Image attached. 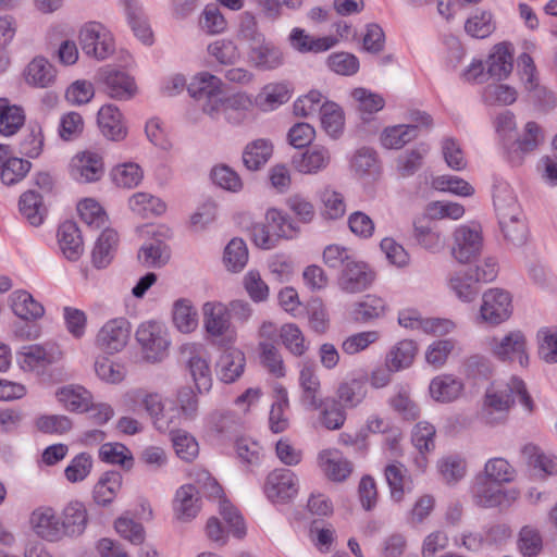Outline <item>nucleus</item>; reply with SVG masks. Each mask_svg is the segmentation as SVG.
I'll return each instance as SVG.
<instances>
[{
  "label": "nucleus",
  "mask_w": 557,
  "mask_h": 557,
  "mask_svg": "<svg viewBox=\"0 0 557 557\" xmlns=\"http://www.w3.org/2000/svg\"><path fill=\"white\" fill-rule=\"evenodd\" d=\"M62 527L65 535L82 534L88 522V515L85 505L79 500L70 502L62 511Z\"/></svg>",
  "instance_id": "2f4dec72"
},
{
  "label": "nucleus",
  "mask_w": 557,
  "mask_h": 557,
  "mask_svg": "<svg viewBox=\"0 0 557 557\" xmlns=\"http://www.w3.org/2000/svg\"><path fill=\"white\" fill-rule=\"evenodd\" d=\"M301 387V401L309 409H319L322 406L321 382L311 364L304 363L299 372Z\"/></svg>",
  "instance_id": "393cba45"
},
{
  "label": "nucleus",
  "mask_w": 557,
  "mask_h": 557,
  "mask_svg": "<svg viewBox=\"0 0 557 557\" xmlns=\"http://www.w3.org/2000/svg\"><path fill=\"white\" fill-rule=\"evenodd\" d=\"M55 399L66 411L85 413L92 405V393L81 384H66L55 391Z\"/></svg>",
  "instance_id": "2eb2a0df"
},
{
  "label": "nucleus",
  "mask_w": 557,
  "mask_h": 557,
  "mask_svg": "<svg viewBox=\"0 0 557 557\" xmlns=\"http://www.w3.org/2000/svg\"><path fill=\"white\" fill-rule=\"evenodd\" d=\"M418 352L416 342L404 339L398 342L386 356V366L394 371H400L409 368Z\"/></svg>",
  "instance_id": "e433bc0d"
},
{
  "label": "nucleus",
  "mask_w": 557,
  "mask_h": 557,
  "mask_svg": "<svg viewBox=\"0 0 557 557\" xmlns=\"http://www.w3.org/2000/svg\"><path fill=\"white\" fill-rule=\"evenodd\" d=\"M125 405L132 411L143 407L160 432H166L176 425V416L172 409L165 411L163 397L157 392L144 388L132 391L126 395Z\"/></svg>",
  "instance_id": "f03ea898"
},
{
  "label": "nucleus",
  "mask_w": 557,
  "mask_h": 557,
  "mask_svg": "<svg viewBox=\"0 0 557 557\" xmlns=\"http://www.w3.org/2000/svg\"><path fill=\"white\" fill-rule=\"evenodd\" d=\"M131 334L129 322L124 317L108 321L97 335V346L108 354L121 351L127 344Z\"/></svg>",
  "instance_id": "9d476101"
},
{
  "label": "nucleus",
  "mask_w": 557,
  "mask_h": 557,
  "mask_svg": "<svg viewBox=\"0 0 557 557\" xmlns=\"http://www.w3.org/2000/svg\"><path fill=\"white\" fill-rule=\"evenodd\" d=\"M29 521L34 532L47 541H58L65 535L61 519L51 507L42 506L35 509Z\"/></svg>",
  "instance_id": "f3484780"
},
{
  "label": "nucleus",
  "mask_w": 557,
  "mask_h": 557,
  "mask_svg": "<svg viewBox=\"0 0 557 557\" xmlns=\"http://www.w3.org/2000/svg\"><path fill=\"white\" fill-rule=\"evenodd\" d=\"M137 258L145 268H161L169 262L171 251L163 239L157 238L144 244L138 251Z\"/></svg>",
  "instance_id": "473e14b6"
},
{
  "label": "nucleus",
  "mask_w": 557,
  "mask_h": 557,
  "mask_svg": "<svg viewBox=\"0 0 557 557\" xmlns=\"http://www.w3.org/2000/svg\"><path fill=\"white\" fill-rule=\"evenodd\" d=\"M190 97L202 101V110L211 116L220 110L219 98L222 96V82L219 77L201 72L195 75L187 86Z\"/></svg>",
  "instance_id": "39448f33"
},
{
  "label": "nucleus",
  "mask_w": 557,
  "mask_h": 557,
  "mask_svg": "<svg viewBox=\"0 0 557 557\" xmlns=\"http://www.w3.org/2000/svg\"><path fill=\"white\" fill-rule=\"evenodd\" d=\"M367 394L364 383L359 379H350L339 383L336 396L344 408H355L362 403Z\"/></svg>",
  "instance_id": "8fccbe9b"
},
{
  "label": "nucleus",
  "mask_w": 557,
  "mask_h": 557,
  "mask_svg": "<svg viewBox=\"0 0 557 557\" xmlns=\"http://www.w3.org/2000/svg\"><path fill=\"white\" fill-rule=\"evenodd\" d=\"M528 465L542 475L557 474V457L544 454L536 445L527 444L521 449Z\"/></svg>",
  "instance_id": "79ce46f5"
},
{
  "label": "nucleus",
  "mask_w": 557,
  "mask_h": 557,
  "mask_svg": "<svg viewBox=\"0 0 557 557\" xmlns=\"http://www.w3.org/2000/svg\"><path fill=\"white\" fill-rule=\"evenodd\" d=\"M280 337L284 347L294 356L301 357L308 350L305 336L296 324L282 325Z\"/></svg>",
  "instance_id": "bf43d9fd"
},
{
  "label": "nucleus",
  "mask_w": 557,
  "mask_h": 557,
  "mask_svg": "<svg viewBox=\"0 0 557 557\" xmlns=\"http://www.w3.org/2000/svg\"><path fill=\"white\" fill-rule=\"evenodd\" d=\"M437 470L447 484H456L460 481L467 471L465 459L458 456H446L437 462Z\"/></svg>",
  "instance_id": "e2e57ef3"
},
{
  "label": "nucleus",
  "mask_w": 557,
  "mask_h": 557,
  "mask_svg": "<svg viewBox=\"0 0 557 557\" xmlns=\"http://www.w3.org/2000/svg\"><path fill=\"white\" fill-rule=\"evenodd\" d=\"M487 73L497 79L506 78L512 71L513 58L508 45L498 44L493 48L486 61Z\"/></svg>",
  "instance_id": "72a5a7b5"
},
{
  "label": "nucleus",
  "mask_w": 557,
  "mask_h": 557,
  "mask_svg": "<svg viewBox=\"0 0 557 557\" xmlns=\"http://www.w3.org/2000/svg\"><path fill=\"white\" fill-rule=\"evenodd\" d=\"M494 355L509 362H517L521 367H528L529 354L527 338L521 331H512L493 345Z\"/></svg>",
  "instance_id": "f8f14e48"
},
{
  "label": "nucleus",
  "mask_w": 557,
  "mask_h": 557,
  "mask_svg": "<svg viewBox=\"0 0 557 557\" xmlns=\"http://www.w3.org/2000/svg\"><path fill=\"white\" fill-rule=\"evenodd\" d=\"M517 496L518 493L515 490H503L487 480L478 481L473 487V502L483 508L508 506Z\"/></svg>",
  "instance_id": "dca6fc26"
},
{
  "label": "nucleus",
  "mask_w": 557,
  "mask_h": 557,
  "mask_svg": "<svg viewBox=\"0 0 557 557\" xmlns=\"http://www.w3.org/2000/svg\"><path fill=\"white\" fill-rule=\"evenodd\" d=\"M275 401L273 403L270 411L269 422L270 429L274 433L284 432L288 425L289 421L286 416V411L289 407L288 394L287 389L282 386H275Z\"/></svg>",
  "instance_id": "58836bf2"
},
{
  "label": "nucleus",
  "mask_w": 557,
  "mask_h": 557,
  "mask_svg": "<svg viewBox=\"0 0 557 557\" xmlns=\"http://www.w3.org/2000/svg\"><path fill=\"white\" fill-rule=\"evenodd\" d=\"M23 77L32 87L47 88L54 83L57 71L46 58L36 57L24 69Z\"/></svg>",
  "instance_id": "b1692460"
},
{
  "label": "nucleus",
  "mask_w": 557,
  "mask_h": 557,
  "mask_svg": "<svg viewBox=\"0 0 557 557\" xmlns=\"http://www.w3.org/2000/svg\"><path fill=\"white\" fill-rule=\"evenodd\" d=\"M539 355L547 363L557 362V329L543 327L537 332Z\"/></svg>",
  "instance_id": "774afa93"
},
{
  "label": "nucleus",
  "mask_w": 557,
  "mask_h": 557,
  "mask_svg": "<svg viewBox=\"0 0 557 557\" xmlns=\"http://www.w3.org/2000/svg\"><path fill=\"white\" fill-rule=\"evenodd\" d=\"M120 243L119 234L113 228H104L96 240L91 251L92 264L98 268H106L111 263Z\"/></svg>",
  "instance_id": "c85d7f7f"
},
{
  "label": "nucleus",
  "mask_w": 557,
  "mask_h": 557,
  "mask_svg": "<svg viewBox=\"0 0 557 557\" xmlns=\"http://www.w3.org/2000/svg\"><path fill=\"white\" fill-rule=\"evenodd\" d=\"M104 170L103 156L91 149L78 151L69 163V174L78 183L98 182L104 175Z\"/></svg>",
  "instance_id": "423d86ee"
},
{
  "label": "nucleus",
  "mask_w": 557,
  "mask_h": 557,
  "mask_svg": "<svg viewBox=\"0 0 557 557\" xmlns=\"http://www.w3.org/2000/svg\"><path fill=\"white\" fill-rule=\"evenodd\" d=\"M136 339L145 360L160 362L168 356L171 342L166 329L158 321L141 323L136 331Z\"/></svg>",
  "instance_id": "7ed1b4c3"
},
{
  "label": "nucleus",
  "mask_w": 557,
  "mask_h": 557,
  "mask_svg": "<svg viewBox=\"0 0 557 557\" xmlns=\"http://www.w3.org/2000/svg\"><path fill=\"white\" fill-rule=\"evenodd\" d=\"M97 122L102 135L111 140H122L127 135L123 115L113 104H106L99 109Z\"/></svg>",
  "instance_id": "5701e85b"
},
{
  "label": "nucleus",
  "mask_w": 557,
  "mask_h": 557,
  "mask_svg": "<svg viewBox=\"0 0 557 557\" xmlns=\"http://www.w3.org/2000/svg\"><path fill=\"white\" fill-rule=\"evenodd\" d=\"M112 181L119 187L133 188L143 180V171L136 163L116 165L111 172Z\"/></svg>",
  "instance_id": "0e129e2a"
},
{
  "label": "nucleus",
  "mask_w": 557,
  "mask_h": 557,
  "mask_svg": "<svg viewBox=\"0 0 557 557\" xmlns=\"http://www.w3.org/2000/svg\"><path fill=\"white\" fill-rule=\"evenodd\" d=\"M25 114L21 107L10 104L7 99H0V134L9 137L18 132L24 125Z\"/></svg>",
  "instance_id": "37998d69"
},
{
  "label": "nucleus",
  "mask_w": 557,
  "mask_h": 557,
  "mask_svg": "<svg viewBox=\"0 0 557 557\" xmlns=\"http://www.w3.org/2000/svg\"><path fill=\"white\" fill-rule=\"evenodd\" d=\"M483 237L480 227L461 225L453 234L450 252L459 263H469L482 251Z\"/></svg>",
  "instance_id": "0eeeda50"
},
{
  "label": "nucleus",
  "mask_w": 557,
  "mask_h": 557,
  "mask_svg": "<svg viewBox=\"0 0 557 557\" xmlns=\"http://www.w3.org/2000/svg\"><path fill=\"white\" fill-rule=\"evenodd\" d=\"M125 11L134 35L145 45L153 42L152 30L136 0H124Z\"/></svg>",
  "instance_id": "4c0bfd02"
},
{
  "label": "nucleus",
  "mask_w": 557,
  "mask_h": 557,
  "mask_svg": "<svg viewBox=\"0 0 557 557\" xmlns=\"http://www.w3.org/2000/svg\"><path fill=\"white\" fill-rule=\"evenodd\" d=\"M215 430L221 444L232 443L238 456L242 457V424L239 419H235L232 414H224L218 421Z\"/></svg>",
  "instance_id": "09e8293b"
},
{
  "label": "nucleus",
  "mask_w": 557,
  "mask_h": 557,
  "mask_svg": "<svg viewBox=\"0 0 557 557\" xmlns=\"http://www.w3.org/2000/svg\"><path fill=\"white\" fill-rule=\"evenodd\" d=\"M35 426L44 434L63 435L71 431L73 422L65 414H41L36 418Z\"/></svg>",
  "instance_id": "680f3d73"
},
{
  "label": "nucleus",
  "mask_w": 557,
  "mask_h": 557,
  "mask_svg": "<svg viewBox=\"0 0 557 557\" xmlns=\"http://www.w3.org/2000/svg\"><path fill=\"white\" fill-rule=\"evenodd\" d=\"M81 220L89 227L100 228L108 222V214L102 206L94 198L82 199L77 203Z\"/></svg>",
  "instance_id": "864d4df0"
},
{
  "label": "nucleus",
  "mask_w": 557,
  "mask_h": 557,
  "mask_svg": "<svg viewBox=\"0 0 557 557\" xmlns=\"http://www.w3.org/2000/svg\"><path fill=\"white\" fill-rule=\"evenodd\" d=\"M99 459L110 465H119L123 468L133 467V455L131 450L121 443H104L99 448Z\"/></svg>",
  "instance_id": "6e6d98bb"
},
{
  "label": "nucleus",
  "mask_w": 557,
  "mask_h": 557,
  "mask_svg": "<svg viewBox=\"0 0 557 557\" xmlns=\"http://www.w3.org/2000/svg\"><path fill=\"white\" fill-rule=\"evenodd\" d=\"M321 123L324 131L333 138L343 132L345 119L343 110L334 102H325L320 108Z\"/></svg>",
  "instance_id": "4d7b16f0"
},
{
  "label": "nucleus",
  "mask_w": 557,
  "mask_h": 557,
  "mask_svg": "<svg viewBox=\"0 0 557 557\" xmlns=\"http://www.w3.org/2000/svg\"><path fill=\"white\" fill-rule=\"evenodd\" d=\"M78 41L83 52L97 60L109 58L115 49L111 32L99 22L85 23L79 29Z\"/></svg>",
  "instance_id": "20e7f679"
},
{
  "label": "nucleus",
  "mask_w": 557,
  "mask_h": 557,
  "mask_svg": "<svg viewBox=\"0 0 557 557\" xmlns=\"http://www.w3.org/2000/svg\"><path fill=\"white\" fill-rule=\"evenodd\" d=\"M290 47L300 53H321L338 42L334 36L314 37L305 29L295 27L288 36Z\"/></svg>",
  "instance_id": "412c9836"
},
{
  "label": "nucleus",
  "mask_w": 557,
  "mask_h": 557,
  "mask_svg": "<svg viewBox=\"0 0 557 557\" xmlns=\"http://www.w3.org/2000/svg\"><path fill=\"white\" fill-rule=\"evenodd\" d=\"M199 27L208 35H218L226 29L227 22L215 5L208 4L199 16Z\"/></svg>",
  "instance_id": "338daca9"
},
{
  "label": "nucleus",
  "mask_w": 557,
  "mask_h": 557,
  "mask_svg": "<svg viewBox=\"0 0 557 557\" xmlns=\"http://www.w3.org/2000/svg\"><path fill=\"white\" fill-rule=\"evenodd\" d=\"M374 273L360 261L349 260L342 272L341 286L349 293L366 289L373 281Z\"/></svg>",
  "instance_id": "4be33fe9"
},
{
  "label": "nucleus",
  "mask_w": 557,
  "mask_h": 557,
  "mask_svg": "<svg viewBox=\"0 0 557 557\" xmlns=\"http://www.w3.org/2000/svg\"><path fill=\"white\" fill-rule=\"evenodd\" d=\"M332 162V152L329 147L313 145L302 153L293 158L292 164L296 171L302 174H318L326 170Z\"/></svg>",
  "instance_id": "4468645a"
},
{
  "label": "nucleus",
  "mask_w": 557,
  "mask_h": 557,
  "mask_svg": "<svg viewBox=\"0 0 557 557\" xmlns=\"http://www.w3.org/2000/svg\"><path fill=\"white\" fill-rule=\"evenodd\" d=\"M252 41L250 46V62L260 70H273L278 67L283 62V53L264 42V38L260 33L252 32L250 35Z\"/></svg>",
  "instance_id": "6ab92c4d"
},
{
  "label": "nucleus",
  "mask_w": 557,
  "mask_h": 557,
  "mask_svg": "<svg viewBox=\"0 0 557 557\" xmlns=\"http://www.w3.org/2000/svg\"><path fill=\"white\" fill-rule=\"evenodd\" d=\"M191 484L182 485L175 493L173 510L177 520L186 522L194 519L199 511V499Z\"/></svg>",
  "instance_id": "c756f323"
},
{
  "label": "nucleus",
  "mask_w": 557,
  "mask_h": 557,
  "mask_svg": "<svg viewBox=\"0 0 557 557\" xmlns=\"http://www.w3.org/2000/svg\"><path fill=\"white\" fill-rule=\"evenodd\" d=\"M258 357L260 364L274 377L281 379L286 375V368L283 357L272 342L260 341L258 344Z\"/></svg>",
  "instance_id": "f704fd0d"
},
{
  "label": "nucleus",
  "mask_w": 557,
  "mask_h": 557,
  "mask_svg": "<svg viewBox=\"0 0 557 557\" xmlns=\"http://www.w3.org/2000/svg\"><path fill=\"white\" fill-rule=\"evenodd\" d=\"M318 410V421L326 430H339L346 421L345 408L335 398H322V406Z\"/></svg>",
  "instance_id": "ea45409f"
},
{
  "label": "nucleus",
  "mask_w": 557,
  "mask_h": 557,
  "mask_svg": "<svg viewBox=\"0 0 557 557\" xmlns=\"http://www.w3.org/2000/svg\"><path fill=\"white\" fill-rule=\"evenodd\" d=\"M32 163L12 156L9 145L0 144V180L11 186L23 181L30 171Z\"/></svg>",
  "instance_id": "a211bd4d"
},
{
  "label": "nucleus",
  "mask_w": 557,
  "mask_h": 557,
  "mask_svg": "<svg viewBox=\"0 0 557 557\" xmlns=\"http://www.w3.org/2000/svg\"><path fill=\"white\" fill-rule=\"evenodd\" d=\"M100 83L107 95L116 100H128L137 92L135 79L128 73L113 67L101 70Z\"/></svg>",
  "instance_id": "ddd939ff"
},
{
  "label": "nucleus",
  "mask_w": 557,
  "mask_h": 557,
  "mask_svg": "<svg viewBox=\"0 0 557 557\" xmlns=\"http://www.w3.org/2000/svg\"><path fill=\"white\" fill-rule=\"evenodd\" d=\"M512 310V297L502 288H491L482 296L481 313H508Z\"/></svg>",
  "instance_id": "603ef678"
},
{
  "label": "nucleus",
  "mask_w": 557,
  "mask_h": 557,
  "mask_svg": "<svg viewBox=\"0 0 557 557\" xmlns=\"http://www.w3.org/2000/svg\"><path fill=\"white\" fill-rule=\"evenodd\" d=\"M318 462L324 475L336 483L345 482L354 471L352 462L333 449L321 451Z\"/></svg>",
  "instance_id": "aec40b11"
},
{
  "label": "nucleus",
  "mask_w": 557,
  "mask_h": 557,
  "mask_svg": "<svg viewBox=\"0 0 557 557\" xmlns=\"http://www.w3.org/2000/svg\"><path fill=\"white\" fill-rule=\"evenodd\" d=\"M484 473L486 480L497 484L510 483L516 476L515 468L502 457L488 459L484 467Z\"/></svg>",
  "instance_id": "13d9d810"
},
{
  "label": "nucleus",
  "mask_w": 557,
  "mask_h": 557,
  "mask_svg": "<svg viewBox=\"0 0 557 557\" xmlns=\"http://www.w3.org/2000/svg\"><path fill=\"white\" fill-rule=\"evenodd\" d=\"M516 398L521 405L531 412L533 410V401L527 393L523 381L512 377L510 384L504 388L491 387L487 389L484 398L483 418L487 423H494V413H506Z\"/></svg>",
  "instance_id": "f257e3e1"
},
{
  "label": "nucleus",
  "mask_w": 557,
  "mask_h": 557,
  "mask_svg": "<svg viewBox=\"0 0 557 557\" xmlns=\"http://www.w3.org/2000/svg\"><path fill=\"white\" fill-rule=\"evenodd\" d=\"M388 404L405 420L413 421L419 418L420 409L411 398L408 385L396 386L395 394L389 398Z\"/></svg>",
  "instance_id": "c03bdc74"
},
{
  "label": "nucleus",
  "mask_w": 557,
  "mask_h": 557,
  "mask_svg": "<svg viewBox=\"0 0 557 557\" xmlns=\"http://www.w3.org/2000/svg\"><path fill=\"white\" fill-rule=\"evenodd\" d=\"M123 485L121 472L110 470L103 472L96 482L92 490V498L99 506L110 505L120 493Z\"/></svg>",
  "instance_id": "a878e982"
},
{
  "label": "nucleus",
  "mask_w": 557,
  "mask_h": 557,
  "mask_svg": "<svg viewBox=\"0 0 557 557\" xmlns=\"http://www.w3.org/2000/svg\"><path fill=\"white\" fill-rule=\"evenodd\" d=\"M244 369V354L238 349H226L218 363V374L224 383L236 381Z\"/></svg>",
  "instance_id": "a19ab883"
},
{
  "label": "nucleus",
  "mask_w": 557,
  "mask_h": 557,
  "mask_svg": "<svg viewBox=\"0 0 557 557\" xmlns=\"http://www.w3.org/2000/svg\"><path fill=\"white\" fill-rule=\"evenodd\" d=\"M384 475L391 491L392 499L396 503L403 502L406 484L409 481L406 467L397 461L392 462L385 467Z\"/></svg>",
  "instance_id": "de8ad7c7"
},
{
  "label": "nucleus",
  "mask_w": 557,
  "mask_h": 557,
  "mask_svg": "<svg viewBox=\"0 0 557 557\" xmlns=\"http://www.w3.org/2000/svg\"><path fill=\"white\" fill-rule=\"evenodd\" d=\"M273 147L264 139L252 141L246 147V168L258 170L264 165L272 156Z\"/></svg>",
  "instance_id": "69168bd1"
},
{
  "label": "nucleus",
  "mask_w": 557,
  "mask_h": 557,
  "mask_svg": "<svg viewBox=\"0 0 557 557\" xmlns=\"http://www.w3.org/2000/svg\"><path fill=\"white\" fill-rule=\"evenodd\" d=\"M171 441L176 455L185 461H193L199 453L196 438L182 430H170Z\"/></svg>",
  "instance_id": "052dcab7"
},
{
  "label": "nucleus",
  "mask_w": 557,
  "mask_h": 557,
  "mask_svg": "<svg viewBox=\"0 0 557 557\" xmlns=\"http://www.w3.org/2000/svg\"><path fill=\"white\" fill-rule=\"evenodd\" d=\"M129 209L141 218L160 215L165 212V203L158 197L148 193H135L128 199Z\"/></svg>",
  "instance_id": "a18cd8bd"
},
{
  "label": "nucleus",
  "mask_w": 557,
  "mask_h": 557,
  "mask_svg": "<svg viewBox=\"0 0 557 557\" xmlns=\"http://www.w3.org/2000/svg\"><path fill=\"white\" fill-rule=\"evenodd\" d=\"M58 240L66 259L76 261L83 255L84 243L76 223L72 221L62 223L58 230Z\"/></svg>",
  "instance_id": "cd10ccee"
},
{
  "label": "nucleus",
  "mask_w": 557,
  "mask_h": 557,
  "mask_svg": "<svg viewBox=\"0 0 557 557\" xmlns=\"http://www.w3.org/2000/svg\"><path fill=\"white\" fill-rule=\"evenodd\" d=\"M264 494L274 504H285L298 493V479L288 469H275L267 476Z\"/></svg>",
  "instance_id": "1a4fd4ad"
},
{
  "label": "nucleus",
  "mask_w": 557,
  "mask_h": 557,
  "mask_svg": "<svg viewBox=\"0 0 557 557\" xmlns=\"http://www.w3.org/2000/svg\"><path fill=\"white\" fill-rule=\"evenodd\" d=\"M203 482L202 490L206 496L216 499L220 503V512L228 524L230 531L234 535L242 537L243 533V517L233 508L231 504L224 498L223 488L219 482L212 478L208 472L202 473Z\"/></svg>",
  "instance_id": "9b49d317"
},
{
  "label": "nucleus",
  "mask_w": 557,
  "mask_h": 557,
  "mask_svg": "<svg viewBox=\"0 0 557 557\" xmlns=\"http://www.w3.org/2000/svg\"><path fill=\"white\" fill-rule=\"evenodd\" d=\"M417 138V125H394L386 127L381 135L382 145L387 149H400Z\"/></svg>",
  "instance_id": "3c124183"
},
{
  "label": "nucleus",
  "mask_w": 557,
  "mask_h": 557,
  "mask_svg": "<svg viewBox=\"0 0 557 557\" xmlns=\"http://www.w3.org/2000/svg\"><path fill=\"white\" fill-rule=\"evenodd\" d=\"M62 351L54 344L29 345L17 354L22 370L42 373L48 367L62 359Z\"/></svg>",
  "instance_id": "6e6552de"
},
{
  "label": "nucleus",
  "mask_w": 557,
  "mask_h": 557,
  "mask_svg": "<svg viewBox=\"0 0 557 557\" xmlns=\"http://www.w3.org/2000/svg\"><path fill=\"white\" fill-rule=\"evenodd\" d=\"M18 208L21 214L34 226H39L47 214L42 197L35 190H27L21 195Z\"/></svg>",
  "instance_id": "c9c22d12"
},
{
  "label": "nucleus",
  "mask_w": 557,
  "mask_h": 557,
  "mask_svg": "<svg viewBox=\"0 0 557 557\" xmlns=\"http://www.w3.org/2000/svg\"><path fill=\"white\" fill-rule=\"evenodd\" d=\"M292 97V90L286 83L265 85L255 98V104L262 111H272L286 103Z\"/></svg>",
  "instance_id": "7c9ffc66"
},
{
  "label": "nucleus",
  "mask_w": 557,
  "mask_h": 557,
  "mask_svg": "<svg viewBox=\"0 0 557 557\" xmlns=\"http://www.w3.org/2000/svg\"><path fill=\"white\" fill-rule=\"evenodd\" d=\"M413 236L419 245L429 250L437 249L443 245L442 234L433 230L426 215L413 221Z\"/></svg>",
  "instance_id": "5fc2aeb1"
},
{
  "label": "nucleus",
  "mask_w": 557,
  "mask_h": 557,
  "mask_svg": "<svg viewBox=\"0 0 557 557\" xmlns=\"http://www.w3.org/2000/svg\"><path fill=\"white\" fill-rule=\"evenodd\" d=\"M205 327L212 342L218 345L225 346L236 338L235 331L226 315H208Z\"/></svg>",
  "instance_id": "49530a36"
},
{
  "label": "nucleus",
  "mask_w": 557,
  "mask_h": 557,
  "mask_svg": "<svg viewBox=\"0 0 557 557\" xmlns=\"http://www.w3.org/2000/svg\"><path fill=\"white\" fill-rule=\"evenodd\" d=\"M463 388V382L453 374L437 375L429 386L431 397L438 403H451L458 399Z\"/></svg>",
  "instance_id": "bb28decb"
}]
</instances>
